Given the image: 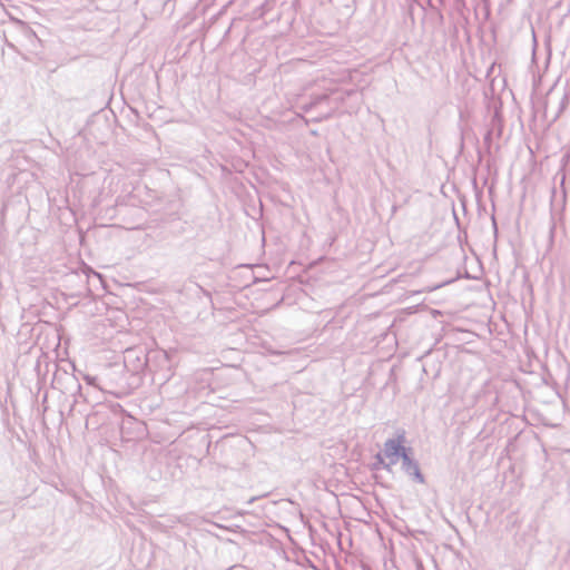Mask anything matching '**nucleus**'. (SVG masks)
Wrapping results in <instances>:
<instances>
[{
  "mask_svg": "<svg viewBox=\"0 0 570 570\" xmlns=\"http://www.w3.org/2000/svg\"><path fill=\"white\" fill-rule=\"evenodd\" d=\"M385 460H386V458L384 456V454H381V453L376 454L375 463H374L375 469H379V468L384 469V464L387 463V461H385Z\"/></svg>",
  "mask_w": 570,
  "mask_h": 570,
  "instance_id": "7",
  "label": "nucleus"
},
{
  "mask_svg": "<svg viewBox=\"0 0 570 570\" xmlns=\"http://www.w3.org/2000/svg\"><path fill=\"white\" fill-rule=\"evenodd\" d=\"M160 357H161L165 362H168V355H167V353L163 352V353L160 354Z\"/></svg>",
  "mask_w": 570,
  "mask_h": 570,
  "instance_id": "10",
  "label": "nucleus"
},
{
  "mask_svg": "<svg viewBox=\"0 0 570 570\" xmlns=\"http://www.w3.org/2000/svg\"><path fill=\"white\" fill-rule=\"evenodd\" d=\"M3 39L6 45L20 53V48L36 51L40 39L36 32L23 21L18 19H10L3 24Z\"/></svg>",
  "mask_w": 570,
  "mask_h": 570,
  "instance_id": "1",
  "label": "nucleus"
},
{
  "mask_svg": "<svg viewBox=\"0 0 570 570\" xmlns=\"http://www.w3.org/2000/svg\"><path fill=\"white\" fill-rule=\"evenodd\" d=\"M83 380L87 384L98 387L97 377L91 375H85Z\"/></svg>",
  "mask_w": 570,
  "mask_h": 570,
  "instance_id": "8",
  "label": "nucleus"
},
{
  "mask_svg": "<svg viewBox=\"0 0 570 570\" xmlns=\"http://www.w3.org/2000/svg\"><path fill=\"white\" fill-rule=\"evenodd\" d=\"M69 379L76 383L77 385V393L78 394H81V385L77 382L76 377L75 376H69Z\"/></svg>",
  "mask_w": 570,
  "mask_h": 570,
  "instance_id": "9",
  "label": "nucleus"
},
{
  "mask_svg": "<svg viewBox=\"0 0 570 570\" xmlns=\"http://www.w3.org/2000/svg\"><path fill=\"white\" fill-rule=\"evenodd\" d=\"M569 100H570V98H569L568 94H566V92H564V94L560 97V99H559V101H558V108H557V110H556L554 115L552 116L551 121H556V120L561 116V114H562V112L566 110V108L568 107V105H569Z\"/></svg>",
  "mask_w": 570,
  "mask_h": 570,
  "instance_id": "6",
  "label": "nucleus"
},
{
  "mask_svg": "<svg viewBox=\"0 0 570 570\" xmlns=\"http://www.w3.org/2000/svg\"><path fill=\"white\" fill-rule=\"evenodd\" d=\"M124 362L126 367L132 372H140L147 365V358L141 351L128 348L124 354Z\"/></svg>",
  "mask_w": 570,
  "mask_h": 570,
  "instance_id": "4",
  "label": "nucleus"
},
{
  "mask_svg": "<svg viewBox=\"0 0 570 570\" xmlns=\"http://www.w3.org/2000/svg\"><path fill=\"white\" fill-rule=\"evenodd\" d=\"M402 460V470L411 476L413 480H415L417 483H424L425 479L423 474L420 471L419 463L409 455V451L403 454L401 458Z\"/></svg>",
  "mask_w": 570,
  "mask_h": 570,
  "instance_id": "5",
  "label": "nucleus"
},
{
  "mask_svg": "<svg viewBox=\"0 0 570 570\" xmlns=\"http://www.w3.org/2000/svg\"><path fill=\"white\" fill-rule=\"evenodd\" d=\"M403 441V435H400L397 439H389L385 441L383 449V454L387 460V463L384 464L385 470L391 471L392 466L396 464L403 454L409 451L402 445Z\"/></svg>",
  "mask_w": 570,
  "mask_h": 570,
  "instance_id": "3",
  "label": "nucleus"
},
{
  "mask_svg": "<svg viewBox=\"0 0 570 570\" xmlns=\"http://www.w3.org/2000/svg\"><path fill=\"white\" fill-rule=\"evenodd\" d=\"M337 92H338L337 90H331L328 92L315 95L312 97L309 102L302 105L301 108L304 112H309L317 106L326 105L325 110L318 117L314 118V120L322 121L324 119H328L330 117L333 116V114L337 110V108L344 101V97L342 95L331 98L332 95L337 94Z\"/></svg>",
  "mask_w": 570,
  "mask_h": 570,
  "instance_id": "2",
  "label": "nucleus"
}]
</instances>
